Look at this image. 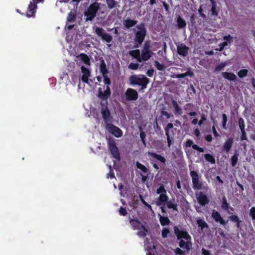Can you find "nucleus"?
<instances>
[{"label":"nucleus","instance_id":"1","mask_svg":"<svg viewBox=\"0 0 255 255\" xmlns=\"http://www.w3.org/2000/svg\"><path fill=\"white\" fill-rule=\"evenodd\" d=\"M173 229L177 239L180 240L179 247L189 251L192 245L191 237L187 232L180 230L177 226H174Z\"/></svg>","mask_w":255,"mask_h":255},{"label":"nucleus","instance_id":"2","mask_svg":"<svg viewBox=\"0 0 255 255\" xmlns=\"http://www.w3.org/2000/svg\"><path fill=\"white\" fill-rule=\"evenodd\" d=\"M136 28L138 30L135 32L134 47L137 48L144 41L146 34V30L143 22H141L139 25H136Z\"/></svg>","mask_w":255,"mask_h":255},{"label":"nucleus","instance_id":"3","mask_svg":"<svg viewBox=\"0 0 255 255\" xmlns=\"http://www.w3.org/2000/svg\"><path fill=\"white\" fill-rule=\"evenodd\" d=\"M129 81L130 85L140 86V90H143L146 88L149 79L144 75H133L129 77Z\"/></svg>","mask_w":255,"mask_h":255},{"label":"nucleus","instance_id":"4","mask_svg":"<svg viewBox=\"0 0 255 255\" xmlns=\"http://www.w3.org/2000/svg\"><path fill=\"white\" fill-rule=\"evenodd\" d=\"M191 170V167L189 166ZM190 175L192 181V188L195 190H203L207 191L208 189L207 184H205L204 182L200 180L199 176L197 171L190 170Z\"/></svg>","mask_w":255,"mask_h":255},{"label":"nucleus","instance_id":"5","mask_svg":"<svg viewBox=\"0 0 255 255\" xmlns=\"http://www.w3.org/2000/svg\"><path fill=\"white\" fill-rule=\"evenodd\" d=\"M104 78V83L106 85V90L103 92L102 88L98 89V97L102 100H108V98L111 96V91L109 85L111 84V80L108 77V75H103Z\"/></svg>","mask_w":255,"mask_h":255},{"label":"nucleus","instance_id":"6","mask_svg":"<svg viewBox=\"0 0 255 255\" xmlns=\"http://www.w3.org/2000/svg\"><path fill=\"white\" fill-rule=\"evenodd\" d=\"M108 147L113 158L117 161L121 160V156L119 150L116 146L115 140L113 137L110 136L107 138Z\"/></svg>","mask_w":255,"mask_h":255},{"label":"nucleus","instance_id":"7","mask_svg":"<svg viewBox=\"0 0 255 255\" xmlns=\"http://www.w3.org/2000/svg\"><path fill=\"white\" fill-rule=\"evenodd\" d=\"M101 102L100 105L101 106V114L102 117L105 123L112 122L113 118L111 115V112L108 107L107 100H102Z\"/></svg>","mask_w":255,"mask_h":255},{"label":"nucleus","instance_id":"8","mask_svg":"<svg viewBox=\"0 0 255 255\" xmlns=\"http://www.w3.org/2000/svg\"><path fill=\"white\" fill-rule=\"evenodd\" d=\"M151 44L150 41L146 40L141 49V58L143 61H146L149 59L153 55V53L150 50Z\"/></svg>","mask_w":255,"mask_h":255},{"label":"nucleus","instance_id":"9","mask_svg":"<svg viewBox=\"0 0 255 255\" xmlns=\"http://www.w3.org/2000/svg\"><path fill=\"white\" fill-rule=\"evenodd\" d=\"M146 154L147 156L149 157L150 163L152 164L153 167L155 169L159 170L160 168L156 163L153 162V159H155L157 160L160 161L161 163L165 164L166 161V159L164 156H162L161 155L149 151H148L146 152Z\"/></svg>","mask_w":255,"mask_h":255},{"label":"nucleus","instance_id":"10","mask_svg":"<svg viewBox=\"0 0 255 255\" xmlns=\"http://www.w3.org/2000/svg\"><path fill=\"white\" fill-rule=\"evenodd\" d=\"M99 8L100 5L98 2H95L92 3L87 10L85 12V15L86 16V20H92L96 16Z\"/></svg>","mask_w":255,"mask_h":255},{"label":"nucleus","instance_id":"11","mask_svg":"<svg viewBox=\"0 0 255 255\" xmlns=\"http://www.w3.org/2000/svg\"><path fill=\"white\" fill-rule=\"evenodd\" d=\"M95 32L103 41H106L108 43H111L113 40L112 36L109 33H107L102 27H96Z\"/></svg>","mask_w":255,"mask_h":255},{"label":"nucleus","instance_id":"12","mask_svg":"<svg viewBox=\"0 0 255 255\" xmlns=\"http://www.w3.org/2000/svg\"><path fill=\"white\" fill-rule=\"evenodd\" d=\"M135 165L136 167L143 173V174H142L140 172V174L141 176V181L143 182H145L147 180L148 177V175L150 173L149 169H148L144 165L138 161L136 162Z\"/></svg>","mask_w":255,"mask_h":255},{"label":"nucleus","instance_id":"13","mask_svg":"<svg viewBox=\"0 0 255 255\" xmlns=\"http://www.w3.org/2000/svg\"><path fill=\"white\" fill-rule=\"evenodd\" d=\"M124 96L127 101H135L138 99L137 91L132 88H128L125 92Z\"/></svg>","mask_w":255,"mask_h":255},{"label":"nucleus","instance_id":"14","mask_svg":"<svg viewBox=\"0 0 255 255\" xmlns=\"http://www.w3.org/2000/svg\"><path fill=\"white\" fill-rule=\"evenodd\" d=\"M106 128L108 131L116 137H120L123 135V131L118 127L108 123L106 125Z\"/></svg>","mask_w":255,"mask_h":255},{"label":"nucleus","instance_id":"15","mask_svg":"<svg viewBox=\"0 0 255 255\" xmlns=\"http://www.w3.org/2000/svg\"><path fill=\"white\" fill-rule=\"evenodd\" d=\"M211 216L216 222L219 223L221 225L225 226L228 222V220H224L219 212L214 209L212 211Z\"/></svg>","mask_w":255,"mask_h":255},{"label":"nucleus","instance_id":"16","mask_svg":"<svg viewBox=\"0 0 255 255\" xmlns=\"http://www.w3.org/2000/svg\"><path fill=\"white\" fill-rule=\"evenodd\" d=\"M189 48L184 43L177 45V52L178 54L183 57H186L188 55Z\"/></svg>","mask_w":255,"mask_h":255},{"label":"nucleus","instance_id":"17","mask_svg":"<svg viewBox=\"0 0 255 255\" xmlns=\"http://www.w3.org/2000/svg\"><path fill=\"white\" fill-rule=\"evenodd\" d=\"M81 69L83 74L81 78V80L83 81V82L89 84V78L91 76L90 70L88 68L85 67L84 66H82Z\"/></svg>","mask_w":255,"mask_h":255},{"label":"nucleus","instance_id":"18","mask_svg":"<svg viewBox=\"0 0 255 255\" xmlns=\"http://www.w3.org/2000/svg\"><path fill=\"white\" fill-rule=\"evenodd\" d=\"M197 200L201 206H205L209 203V199L208 197L202 192H199L197 195Z\"/></svg>","mask_w":255,"mask_h":255},{"label":"nucleus","instance_id":"19","mask_svg":"<svg viewBox=\"0 0 255 255\" xmlns=\"http://www.w3.org/2000/svg\"><path fill=\"white\" fill-rule=\"evenodd\" d=\"M36 8L37 5L31 1L28 5V9L26 11L27 17H30L34 16L36 12Z\"/></svg>","mask_w":255,"mask_h":255},{"label":"nucleus","instance_id":"20","mask_svg":"<svg viewBox=\"0 0 255 255\" xmlns=\"http://www.w3.org/2000/svg\"><path fill=\"white\" fill-rule=\"evenodd\" d=\"M185 145L186 147H191L192 146V148L200 152H204V149L203 147H199L196 144H193V141L191 139H188L185 142Z\"/></svg>","mask_w":255,"mask_h":255},{"label":"nucleus","instance_id":"21","mask_svg":"<svg viewBox=\"0 0 255 255\" xmlns=\"http://www.w3.org/2000/svg\"><path fill=\"white\" fill-rule=\"evenodd\" d=\"M128 54L133 58L136 59L138 62H141L143 61L142 59H141V55H140V52L139 49H136L130 50L128 52Z\"/></svg>","mask_w":255,"mask_h":255},{"label":"nucleus","instance_id":"22","mask_svg":"<svg viewBox=\"0 0 255 255\" xmlns=\"http://www.w3.org/2000/svg\"><path fill=\"white\" fill-rule=\"evenodd\" d=\"M168 200V197L166 194H161L159 195L156 201L157 206L165 205Z\"/></svg>","mask_w":255,"mask_h":255},{"label":"nucleus","instance_id":"23","mask_svg":"<svg viewBox=\"0 0 255 255\" xmlns=\"http://www.w3.org/2000/svg\"><path fill=\"white\" fill-rule=\"evenodd\" d=\"M233 142L234 139L233 137L228 138L223 145V150L226 151V153L229 152L231 150Z\"/></svg>","mask_w":255,"mask_h":255},{"label":"nucleus","instance_id":"24","mask_svg":"<svg viewBox=\"0 0 255 255\" xmlns=\"http://www.w3.org/2000/svg\"><path fill=\"white\" fill-rule=\"evenodd\" d=\"M166 206L168 209H172L173 211H175L177 213H178V205L175 202V199L173 198L171 200L168 201L166 203Z\"/></svg>","mask_w":255,"mask_h":255},{"label":"nucleus","instance_id":"25","mask_svg":"<svg viewBox=\"0 0 255 255\" xmlns=\"http://www.w3.org/2000/svg\"><path fill=\"white\" fill-rule=\"evenodd\" d=\"M129 223L132 227L133 230H140L142 226L141 222L138 220L130 219Z\"/></svg>","mask_w":255,"mask_h":255},{"label":"nucleus","instance_id":"26","mask_svg":"<svg viewBox=\"0 0 255 255\" xmlns=\"http://www.w3.org/2000/svg\"><path fill=\"white\" fill-rule=\"evenodd\" d=\"M137 21L136 20H131L129 18H127L124 20L123 24L126 28L129 29L134 26L137 23Z\"/></svg>","mask_w":255,"mask_h":255},{"label":"nucleus","instance_id":"27","mask_svg":"<svg viewBox=\"0 0 255 255\" xmlns=\"http://www.w3.org/2000/svg\"><path fill=\"white\" fill-rule=\"evenodd\" d=\"M222 76L226 79L235 81L237 79L236 75L233 73L224 72L222 73Z\"/></svg>","mask_w":255,"mask_h":255},{"label":"nucleus","instance_id":"28","mask_svg":"<svg viewBox=\"0 0 255 255\" xmlns=\"http://www.w3.org/2000/svg\"><path fill=\"white\" fill-rule=\"evenodd\" d=\"M171 102L174 108V114L176 116L181 115L182 113V109L179 106L177 102L174 100H172Z\"/></svg>","mask_w":255,"mask_h":255},{"label":"nucleus","instance_id":"29","mask_svg":"<svg viewBox=\"0 0 255 255\" xmlns=\"http://www.w3.org/2000/svg\"><path fill=\"white\" fill-rule=\"evenodd\" d=\"M194 75V73L193 72L191 71L190 70H188L184 73L182 74H177L172 76V77L173 78H184L185 77L189 76L191 77H193Z\"/></svg>","mask_w":255,"mask_h":255},{"label":"nucleus","instance_id":"30","mask_svg":"<svg viewBox=\"0 0 255 255\" xmlns=\"http://www.w3.org/2000/svg\"><path fill=\"white\" fill-rule=\"evenodd\" d=\"M101 64L100 66V71L102 75H107L108 73V70L107 68L106 64L104 59H101Z\"/></svg>","mask_w":255,"mask_h":255},{"label":"nucleus","instance_id":"31","mask_svg":"<svg viewBox=\"0 0 255 255\" xmlns=\"http://www.w3.org/2000/svg\"><path fill=\"white\" fill-rule=\"evenodd\" d=\"M221 207L224 210L229 212L230 205L228 203L225 196L222 197Z\"/></svg>","mask_w":255,"mask_h":255},{"label":"nucleus","instance_id":"32","mask_svg":"<svg viewBox=\"0 0 255 255\" xmlns=\"http://www.w3.org/2000/svg\"><path fill=\"white\" fill-rule=\"evenodd\" d=\"M148 232V229L144 225H143L141 227V229L138 230V231L137 232L136 235L139 237L144 238L145 237Z\"/></svg>","mask_w":255,"mask_h":255},{"label":"nucleus","instance_id":"33","mask_svg":"<svg viewBox=\"0 0 255 255\" xmlns=\"http://www.w3.org/2000/svg\"><path fill=\"white\" fill-rule=\"evenodd\" d=\"M177 25L179 29H182L186 26V21L180 16H179L177 19Z\"/></svg>","mask_w":255,"mask_h":255},{"label":"nucleus","instance_id":"34","mask_svg":"<svg viewBox=\"0 0 255 255\" xmlns=\"http://www.w3.org/2000/svg\"><path fill=\"white\" fill-rule=\"evenodd\" d=\"M158 216L159 217V221L161 226H165L169 225L170 223V220L167 216H162L160 214H158Z\"/></svg>","mask_w":255,"mask_h":255},{"label":"nucleus","instance_id":"35","mask_svg":"<svg viewBox=\"0 0 255 255\" xmlns=\"http://www.w3.org/2000/svg\"><path fill=\"white\" fill-rule=\"evenodd\" d=\"M229 219L232 222L236 223L237 227L239 228L241 221L239 219V217L236 215H233L229 217Z\"/></svg>","mask_w":255,"mask_h":255},{"label":"nucleus","instance_id":"36","mask_svg":"<svg viewBox=\"0 0 255 255\" xmlns=\"http://www.w3.org/2000/svg\"><path fill=\"white\" fill-rule=\"evenodd\" d=\"M204 158L206 161L211 164H215L216 163L215 157L211 154L207 153L204 154Z\"/></svg>","mask_w":255,"mask_h":255},{"label":"nucleus","instance_id":"37","mask_svg":"<svg viewBox=\"0 0 255 255\" xmlns=\"http://www.w3.org/2000/svg\"><path fill=\"white\" fill-rule=\"evenodd\" d=\"M81 60L86 65H90V60L89 56L85 53H81L80 54Z\"/></svg>","mask_w":255,"mask_h":255},{"label":"nucleus","instance_id":"38","mask_svg":"<svg viewBox=\"0 0 255 255\" xmlns=\"http://www.w3.org/2000/svg\"><path fill=\"white\" fill-rule=\"evenodd\" d=\"M197 223L199 227L201 228L202 230L204 228H208L209 226L208 224L202 219H199L197 221Z\"/></svg>","mask_w":255,"mask_h":255},{"label":"nucleus","instance_id":"39","mask_svg":"<svg viewBox=\"0 0 255 255\" xmlns=\"http://www.w3.org/2000/svg\"><path fill=\"white\" fill-rule=\"evenodd\" d=\"M108 7L113 9L116 7L117 2L115 0H106Z\"/></svg>","mask_w":255,"mask_h":255},{"label":"nucleus","instance_id":"40","mask_svg":"<svg viewBox=\"0 0 255 255\" xmlns=\"http://www.w3.org/2000/svg\"><path fill=\"white\" fill-rule=\"evenodd\" d=\"M248 70L247 69H242L238 71V75L240 78H243L248 75Z\"/></svg>","mask_w":255,"mask_h":255},{"label":"nucleus","instance_id":"41","mask_svg":"<svg viewBox=\"0 0 255 255\" xmlns=\"http://www.w3.org/2000/svg\"><path fill=\"white\" fill-rule=\"evenodd\" d=\"M76 17V15L72 13V12H70L68 14L67 20L69 22H73L75 20Z\"/></svg>","mask_w":255,"mask_h":255},{"label":"nucleus","instance_id":"42","mask_svg":"<svg viewBox=\"0 0 255 255\" xmlns=\"http://www.w3.org/2000/svg\"><path fill=\"white\" fill-rule=\"evenodd\" d=\"M154 65L158 70L164 71L165 69V67L157 60L154 61Z\"/></svg>","mask_w":255,"mask_h":255},{"label":"nucleus","instance_id":"43","mask_svg":"<svg viewBox=\"0 0 255 255\" xmlns=\"http://www.w3.org/2000/svg\"><path fill=\"white\" fill-rule=\"evenodd\" d=\"M238 161V154H235L231 157V164L233 167H235Z\"/></svg>","mask_w":255,"mask_h":255},{"label":"nucleus","instance_id":"44","mask_svg":"<svg viewBox=\"0 0 255 255\" xmlns=\"http://www.w3.org/2000/svg\"><path fill=\"white\" fill-rule=\"evenodd\" d=\"M239 126L241 129V131L245 130V121L242 118H240L239 119Z\"/></svg>","mask_w":255,"mask_h":255},{"label":"nucleus","instance_id":"45","mask_svg":"<svg viewBox=\"0 0 255 255\" xmlns=\"http://www.w3.org/2000/svg\"><path fill=\"white\" fill-rule=\"evenodd\" d=\"M194 106L192 103H187L184 107V109L186 111H191L193 110Z\"/></svg>","mask_w":255,"mask_h":255},{"label":"nucleus","instance_id":"46","mask_svg":"<svg viewBox=\"0 0 255 255\" xmlns=\"http://www.w3.org/2000/svg\"><path fill=\"white\" fill-rule=\"evenodd\" d=\"M156 193L157 194H166V191L163 185H161L156 190Z\"/></svg>","mask_w":255,"mask_h":255},{"label":"nucleus","instance_id":"47","mask_svg":"<svg viewBox=\"0 0 255 255\" xmlns=\"http://www.w3.org/2000/svg\"><path fill=\"white\" fill-rule=\"evenodd\" d=\"M226 64L225 63H221L218 65H217L215 69V72H219L221 71L224 69V68L226 66Z\"/></svg>","mask_w":255,"mask_h":255},{"label":"nucleus","instance_id":"48","mask_svg":"<svg viewBox=\"0 0 255 255\" xmlns=\"http://www.w3.org/2000/svg\"><path fill=\"white\" fill-rule=\"evenodd\" d=\"M140 137L141 138V141L143 143V144L145 146L146 145V142H145V137H146V134L145 133V132L142 131V130L140 129Z\"/></svg>","mask_w":255,"mask_h":255},{"label":"nucleus","instance_id":"49","mask_svg":"<svg viewBox=\"0 0 255 255\" xmlns=\"http://www.w3.org/2000/svg\"><path fill=\"white\" fill-rule=\"evenodd\" d=\"M211 10L213 15L217 16L218 15V12L216 9V4L215 2H213Z\"/></svg>","mask_w":255,"mask_h":255},{"label":"nucleus","instance_id":"50","mask_svg":"<svg viewBox=\"0 0 255 255\" xmlns=\"http://www.w3.org/2000/svg\"><path fill=\"white\" fill-rule=\"evenodd\" d=\"M222 127L224 129H227L226 125H227V122L228 121V118L225 114H223L222 115Z\"/></svg>","mask_w":255,"mask_h":255},{"label":"nucleus","instance_id":"51","mask_svg":"<svg viewBox=\"0 0 255 255\" xmlns=\"http://www.w3.org/2000/svg\"><path fill=\"white\" fill-rule=\"evenodd\" d=\"M228 45V42L224 41L222 43H221L219 44V49L217 50H219L220 51H222L224 50V48Z\"/></svg>","mask_w":255,"mask_h":255},{"label":"nucleus","instance_id":"52","mask_svg":"<svg viewBox=\"0 0 255 255\" xmlns=\"http://www.w3.org/2000/svg\"><path fill=\"white\" fill-rule=\"evenodd\" d=\"M139 64L137 63H130L128 66V68L131 70H136L138 68Z\"/></svg>","mask_w":255,"mask_h":255},{"label":"nucleus","instance_id":"53","mask_svg":"<svg viewBox=\"0 0 255 255\" xmlns=\"http://www.w3.org/2000/svg\"><path fill=\"white\" fill-rule=\"evenodd\" d=\"M169 233V230L168 228H164L161 232V236L163 238L167 237V235Z\"/></svg>","mask_w":255,"mask_h":255},{"label":"nucleus","instance_id":"54","mask_svg":"<svg viewBox=\"0 0 255 255\" xmlns=\"http://www.w3.org/2000/svg\"><path fill=\"white\" fill-rule=\"evenodd\" d=\"M174 253L175 255H184L185 252L182 250L181 249L179 248H177L174 250Z\"/></svg>","mask_w":255,"mask_h":255},{"label":"nucleus","instance_id":"55","mask_svg":"<svg viewBox=\"0 0 255 255\" xmlns=\"http://www.w3.org/2000/svg\"><path fill=\"white\" fill-rule=\"evenodd\" d=\"M250 215L253 220H255V207H253L250 210Z\"/></svg>","mask_w":255,"mask_h":255},{"label":"nucleus","instance_id":"56","mask_svg":"<svg viewBox=\"0 0 255 255\" xmlns=\"http://www.w3.org/2000/svg\"><path fill=\"white\" fill-rule=\"evenodd\" d=\"M119 213L121 215L125 216L127 215L128 213L126 208L121 207L119 209Z\"/></svg>","mask_w":255,"mask_h":255},{"label":"nucleus","instance_id":"57","mask_svg":"<svg viewBox=\"0 0 255 255\" xmlns=\"http://www.w3.org/2000/svg\"><path fill=\"white\" fill-rule=\"evenodd\" d=\"M233 37L230 34L227 36H224L223 37V39L225 40V41L228 42V44L229 43H231V42L233 41Z\"/></svg>","mask_w":255,"mask_h":255},{"label":"nucleus","instance_id":"58","mask_svg":"<svg viewBox=\"0 0 255 255\" xmlns=\"http://www.w3.org/2000/svg\"><path fill=\"white\" fill-rule=\"evenodd\" d=\"M173 128V125L172 123H168L167 125V126L165 128V134H169V129L172 128Z\"/></svg>","mask_w":255,"mask_h":255},{"label":"nucleus","instance_id":"59","mask_svg":"<svg viewBox=\"0 0 255 255\" xmlns=\"http://www.w3.org/2000/svg\"><path fill=\"white\" fill-rule=\"evenodd\" d=\"M241 140H247V133L246 132L245 130H241Z\"/></svg>","mask_w":255,"mask_h":255},{"label":"nucleus","instance_id":"60","mask_svg":"<svg viewBox=\"0 0 255 255\" xmlns=\"http://www.w3.org/2000/svg\"><path fill=\"white\" fill-rule=\"evenodd\" d=\"M154 72V70L153 69V68H151L150 69L147 70V71L146 72V74L148 77H152L153 75Z\"/></svg>","mask_w":255,"mask_h":255},{"label":"nucleus","instance_id":"61","mask_svg":"<svg viewBox=\"0 0 255 255\" xmlns=\"http://www.w3.org/2000/svg\"><path fill=\"white\" fill-rule=\"evenodd\" d=\"M206 120H207L206 116L204 114H202L201 117V119L200 120V121L198 122L199 125L201 126L203 124V122L204 121H206Z\"/></svg>","mask_w":255,"mask_h":255},{"label":"nucleus","instance_id":"62","mask_svg":"<svg viewBox=\"0 0 255 255\" xmlns=\"http://www.w3.org/2000/svg\"><path fill=\"white\" fill-rule=\"evenodd\" d=\"M161 115L162 116H165L166 119H169L171 116V114L168 113L167 112L165 111H162L161 112Z\"/></svg>","mask_w":255,"mask_h":255},{"label":"nucleus","instance_id":"63","mask_svg":"<svg viewBox=\"0 0 255 255\" xmlns=\"http://www.w3.org/2000/svg\"><path fill=\"white\" fill-rule=\"evenodd\" d=\"M109 167H110V172L107 174V178H115L114 173L112 171L111 166H110Z\"/></svg>","mask_w":255,"mask_h":255},{"label":"nucleus","instance_id":"64","mask_svg":"<svg viewBox=\"0 0 255 255\" xmlns=\"http://www.w3.org/2000/svg\"><path fill=\"white\" fill-rule=\"evenodd\" d=\"M202 254L203 255H211L209 251L207 250L204 248L202 249Z\"/></svg>","mask_w":255,"mask_h":255}]
</instances>
